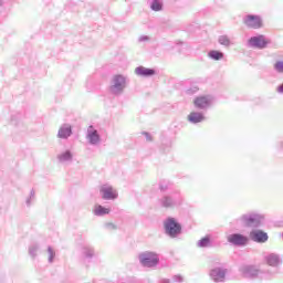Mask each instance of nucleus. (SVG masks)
Returning <instances> with one entry per match:
<instances>
[{"instance_id": "obj_12", "label": "nucleus", "mask_w": 283, "mask_h": 283, "mask_svg": "<svg viewBox=\"0 0 283 283\" xmlns=\"http://www.w3.org/2000/svg\"><path fill=\"white\" fill-rule=\"evenodd\" d=\"M250 238L253 242H256L258 244H264L269 242V233L262 230H252L250 232Z\"/></svg>"}, {"instance_id": "obj_37", "label": "nucleus", "mask_w": 283, "mask_h": 283, "mask_svg": "<svg viewBox=\"0 0 283 283\" xmlns=\"http://www.w3.org/2000/svg\"><path fill=\"white\" fill-rule=\"evenodd\" d=\"M160 283H171V280H169V279H161Z\"/></svg>"}, {"instance_id": "obj_8", "label": "nucleus", "mask_w": 283, "mask_h": 283, "mask_svg": "<svg viewBox=\"0 0 283 283\" xmlns=\"http://www.w3.org/2000/svg\"><path fill=\"white\" fill-rule=\"evenodd\" d=\"M243 23L245 28H249L250 30H260L262 28V17L258 14H248L243 18Z\"/></svg>"}, {"instance_id": "obj_30", "label": "nucleus", "mask_w": 283, "mask_h": 283, "mask_svg": "<svg viewBox=\"0 0 283 283\" xmlns=\"http://www.w3.org/2000/svg\"><path fill=\"white\" fill-rule=\"evenodd\" d=\"M198 90H200V88H198V86H192L186 91V94H188V96H191V95L196 94L198 92Z\"/></svg>"}, {"instance_id": "obj_28", "label": "nucleus", "mask_w": 283, "mask_h": 283, "mask_svg": "<svg viewBox=\"0 0 283 283\" xmlns=\"http://www.w3.org/2000/svg\"><path fill=\"white\" fill-rule=\"evenodd\" d=\"M171 188V182L169 181H160L159 189L160 191H168Z\"/></svg>"}, {"instance_id": "obj_1", "label": "nucleus", "mask_w": 283, "mask_h": 283, "mask_svg": "<svg viewBox=\"0 0 283 283\" xmlns=\"http://www.w3.org/2000/svg\"><path fill=\"white\" fill-rule=\"evenodd\" d=\"M232 224L238 228L243 227L244 229H260L264 224V214L250 211L234 219Z\"/></svg>"}, {"instance_id": "obj_2", "label": "nucleus", "mask_w": 283, "mask_h": 283, "mask_svg": "<svg viewBox=\"0 0 283 283\" xmlns=\"http://www.w3.org/2000/svg\"><path fill=\"white\" fill-rule=\"evenodd\" d=\"M239 272L247 280H271V272L260 270L256 265L243 264L239 268Z\"/></svg>"}, {"instance_id": "obj_6", "label": "nucleus", "mask_w": 283, "mask_h": 283, "mask_svg": "<svg viewBox=\"0 0 283 283\" xmlns=\"http://www.w3.org/2000/svg\"><path fill=\"white\" fill-rule=\"evenodd\" d=\"M139 262L143 266L147 269H153V266H158V262H160V258L155 252H143L139 254Z\"/></svg>"}, {"instance_id": "obj_22", "label": "nucleus", "mask_w": 283, "mask_h": 283, "mask_svg": "<svg viewBox=\"0 0 283 283\" xmlns=\"http://www.w3.org/2000/svg\"><path fill=\"white\" fill-rule=\"evenodd\" d=\"M41 249V245L39 243H31L29 245V255H31V258H36V255H39V251Z\"/></svg>"}, {"instance_id": "obj_31", "label": "nucleus", "mask_w": 283, "mask_h": 283, "mask_svg": "<svg viewBox=\"0 0 283 283\" xmlns=\"http://www.w3.org/2000/svg\"><path fill=\"white\" fill-rule=\"evenodd\" d=\"M34 196H35L34 190H31L30 198L27 199V207H30V205H32V199L34 198Z\"/></svg>"}, {"instance_id": "obj_40", "label": "nucleus", "mask_w": 283, "mask_h": 283, "mask_svg": "<svg viewBox=\"0 0 283 283\" xmlns=\"http://www.w3.org/2000/svg\"><path fill=\"white\" fill-rule=\"evenodd\" d=\"M280 149H283V142H280Z\"/></svg>"}, {"instance_id": "obj_11", "label": "nucleus", "mask_w": 283, "mask_h": 283, "mask_svg": "<svg viewBox=\"0 0 283 283\" xmlns=\"http://www.w3.org/2000/svg\"><path fill=\"white\" fill-rule=\"evenodd\" d=\"M228 242L233 247H247L249 244V237L242 233H232L228 237Z\"/></svg>"}, {"instance_id": "obj_15", "label": "nucleus", "mask_w": 283, "mask_h": 283, "mask_svg": "<svg viewBox=\"0 0 283 283\" xmlns=\"http://www.w3.org/2000/svg\"><path fill=\"white\" fill-rule=\"evenodd\" d=\"M135 74L137 76H143L144 78H149V76H154L156 74V70L147 69L145 66H137L135 69Z\"/></svg>"}, {"instance_id": "obj_23", "label": "nucleus", "mask_w": 283, "mask_h": 283, "mask_svg": "<svg viewBox=\"0 0 283 283\" xmlns=\"http://www.w3.org/2000/svg\"><path fill=\"white\" fill-rule=\"evenodd\" d=\"M48 262L49 264H54V260L56 259V250L49 245L46 249Z\"/></svg>"}, {"instance_id": "obj_16", "label": "nucleus", "mask_w": 283, "mask_h": 283, "mask_svg": "<svg viewBox=\"0 0 283 283\" xmlns=\"http://www.w3.org/2000/svg\"><path fill=\"white\" fill-rule=\"evenodd\" d=\"M72 136V125L64 124L60 127L57 132V138H62L63 140H67Z\"/></svg>"}, {"instance_id": "obj_39", "label": "nucleus", "mask_w": 283, "mask_h": 283, "mask_svg": "<svg viewBox=\"0 0 283 283\" xmlns=\"http://www.w3.org/2000/svg\"><path fill=\"white\" fill-rule=\"evenodd\" d=\"M209 275H210L211 280H213V270H210Z\"/></svg>"}, {"instance_id": "obj_24", "label": "nucleus", "mask_w": 283, "mask_h": 283, "mask_svg": "<svg viewBox=\"0 0 283 283\" xmlns=\"http://www.w3.org/2000/svg\"><path fill=\"white\" fill-rule=\"evenodd\" d=\"M109 214V208H105L101 205L96 206L95 209H94V216H107Z\"/></svg>"}, {"instance_id": "obj_5", "label": "nucleus", "mask_w": 283, "mask_h": 283, "mask_svg": "<svg viewBox=\"0 0 283 283\" xmlns=\"http://www.w3.org/2000/svg\"><path fill=\"white\" fill-rule=\"evenodd\" d=\"M127 87V77L124 75L117 74L114 75L111 82V94H114V96H120L125 92V88Z\"/></svg>"}, {"instance_id": "obj_29", "label": "nucleus", "mask_w": 283, "mask_h": 283, "mask_svg": "<svg viewBox=\"0 0 283 283\" xmlns=\"http://www.w3.org/2000/svg\"><path fill=\"white\" fill-rule=\"evenodd\" d=\"M224 59V53L221 51H213V61H222Z\"/></svg>"}, {"instance_id": "obj_35", "label": "nucleus", "mask_w": 283, "mask_h": 283, "mask_svg": "<svg viewBox=\"0 0 283 283\" xmlns=\"http://www.w3.org/2000/svg\"><path fill=\"white\" fill-rule=\"evenodd\" d=\"M143 134H144L146 140L151 142V135L149 133L144 132Z\"/></svg>"}, {"instance_id": "obj_33", "label": "nucleus", "mask_w": 283, "mask_h": 283, "mask_svg": "<svg viewBox=\"0 0 283 283\" xmlns=\"http://www.w3.org/2000/svg\"><path fill=\"white\" fill-rule=\"evenodd\" d=\"M180 282H182V276L180 275L172 276V283H180Z\"/></svg>"}, {"instance_id": "obj_19", "label": "nucleus", "mask_w": 283, "mask_h": 283, "mask_svg": "<svg viewBox=\"0 0 283 283\" xmlns=\"http://www.w3.org/2000/svg\"><path fill=\"white\" fill-rule=\"evenodd\" d=\"M74 158V155L71 150L62 151L57 155V160L62 165H65V163H72V159Z\"/></svg>"}, {"instance_id": "obj_10", "label": "nucleus", "mask_w": 283, "mask_h": 283, "mask_svg": "<svg viewBox=\"0 0 283 283\" xmlns=\"http://www.w3.org/2000/svg\"><path fill=\"white\" fill-rule=\"evenodd\" d=\"M99 193L103 200H116L118 198V192L109 184L102 185L99 188Z\"/></svg>"}, {"instance_id": "obj_18", "label": "nucleus", "mask_w": 283, "mask_h": 283, "mask_svg": "<svg viewBox=\"0 0 283 283\" xmlns=\"http://www.w3.org/2000/svg\"><path fill=\"white\" fill-rule=\"evenodd\" d=\"M188 120L191 123V125H198V123H203L205 115L199 112H191L188 115Z\"/></svg>"}, {"instance_id": "obj_38", "label": "nucleus", "mask_w": 283, "mask_h": 283, "mask_svg": "<svg viewBox=\"0 0 283 283\" xmlns=\"http://www.w3.org/2000/svg\"><path fill=\"white\" fill-rule=\"evenodd\" d=\"M208 56L209 59H213V51H209Z\"/></svg>"}, {"instance_id": "obj_3", "label": "nucleus", "mask_w": 283, "mask_h": 283, "mask_svg": "<svg viewBox=\"0 0 283 283\" xmlns=\"http://www.w3.org/2000/svg\"><path fill=\"white\" fill-rule=\"evenodd\" d=\"M158 205L163 209H175V207L182 205V196L178 191L171 195H164L158 199Z\"/></svg>"}, {"instance_id": "obj_4", "label": "nucleus", "mask_w": 283, "mask_h": 283, "mask_svg": "<svg viewBox=\"0 0 283 283\" xmlns=\"http://www.w3.org/2000/svg\"><path fill=\"white\" fill-rule=\"evenodd\" d=\"M164 229L166 235L169 238H178L182 233V226L177 222L176 218L169 217L164 221Z\"/></svg>"}, {"instance_id": "obj_34", "label": "nucleus", "mask_w": 283, "mask_h": 283, "mask_svg": "<svg viewBox=\"0 0 283 283\" xmlns=\"http://www.w3.org/2000/svg\"><path fill=\"white\" fill-rule=\"evenodd\" d=\"M139 43H145V41H149V36L148 35H142L139 36Z\"/></svg>"}, {"instance_id": "obj_41", "label": "nucleus", "mask_w": 283, "mask_h": 283, "mask_svg": "<svg viewBox=\"0 0 283 283\" xmlns=\"http://www.w3.org/2000/svg\"><path fill=\"white\" fill-rule=\"evenodd\" d=\"M0 6H3V0H0Z\"/></svg>"}, {"instance_id": "obj_14", "label": "nucleus", "mask_w": 283, "mask_h": 283, "mask_svg": "<svg viewBox=\"0 0 283 283\" xmlns=\"http://www.w3.org/2000/svg\"><path fill=\"white\" fill-rule=\"evenodd\" d=\"M86 138L90 145H98L101 143V135H98V130L94 129V126L88 127Z\"/></svg>"}, {"instance_id": "obj_21", "label": "nucleus", "mask_w": 283, "mask_h": 283, "mask_svg": "<svg viewBox=\"0 0 283 283\" xmlns=\"http://www.w3.org/2000/svg\"><path fill=\"white\" fill-rule=\"evenodd\" d=\"M197 247L199 249H209L211 247V238L205 237L197 242Z\"/></svg>"}, {"instance_id": "obj_17", "label": "nucleus", "mask_w": 283, "mask_h": 283, "mask_svg": "<svg viewBox=\"0 0 283 283\" xmlns=\"http://www.w3.org/2000/svg\"><path fill=\"white\" fill-rule=\"evenodd\" d=\"M226 279H227V269L214 266L213 282H224Z\"/></svg>"}, {"instance_id": "obj_32", "label": "nucleus", "mask_w": 283, "mask_h": 283, "mask_svg": "<svg viewBox=\"0 0 283 283\" xmlns=\"http://www.w3.org/2000/svg\"><path fill=\"white\" fill-rule=\"evenodd\" d=\"M105 229H107L108 231H114V230H116V224L105 223Z\"/></svg>"}, {"instance_id": "obj_36", "label": "nucleus", "mask_w": 283, "mask_h": 283, "mask_svg": "<svg viewBox=\"0 0 283 283\" xmlns=\"http://www.w3.org/2000/svg\"><path fill=\"white\" fill-rule=\"evenodd\" d=\"M276 92H277L279 94H283V83L280 84V85L276 87Z\"/></svg>"}, {"instance_id": "obj_27", "label": "nucleus", "mask_w": 283, "mask_h": 283, "mask_svg": "<svg viewBox=\"0 0 283 283\" xmlns=\"http://www.w3.org/2000/svg\"><path fill=\"white\" fill-rule=\"evenodd\" d=\"M273 69L276 74H283V61L279 60L274 63Z\"/></svg>"}, {"instance_id": "obj_20", "label": "nucleus", "mask_w": 283, "mask_h": 283, "mask_svg": "<svg viewBox=\"0 0 283 283\" xmlns=\"http://www.w3.org/2000/svg\"><path fill=\"white\" fill-rule=\"evenodd\" d=\"M217 41H218V44L222 45L223 48H231L232 45L231 39L227 34L219 35Z\"/></svg>"}, {"instance_id": "obj_7", "label": "nucleus", "mask_w": 283, "mask_h": 283, "mask_svg": "<svg viewBox=\"0 0 283 283\" xmlns=\"http://www.w3.org/2000/svg\"><path fill=\"white\" fill-rule=\"evenodd\" d=\"M269 44H271V40L262 34L251 36L248 40V48H254L255 50H265Z\"/></svg>"}, {"instance_id": "obj_25", "label": "nucleus", "mask_w": 283, "mask_h": 283, "mask_svg": "<svg viewBox=\"0 0 283 283\" xmlns=\"http://www.w3.org/2000/svg\"><path fill=\"white\" fill-rule=\"evenodd\" d=\"M82 253L84 258H86L87 260H92V258H94V248H92L91 245H85L82 249Z\"/></svg>"}, {"instance_id": "obj_9", "label": "nucleus", "mask_w": 283, "mask_h": 283, "mask_svg": "<svg viewBox=\"0 0 283 283\" xmlns=\"http://www.w3.org/2000/svg\"><path fill=\"white\" fill-rule=\"evenodd\" d=\"M264 261L269 266H272L273 269H275L273 273L270 272L271 277H273V275L279 273L277 266L282 264V256H280V254L269 253L268 255L264 256Z\"/></svg>"}, {"instance_id": "obj_13", "label": "nucleus", "mask_w": 283, "mask_h": 283, "mask_svg": "<svg viewBox=\"0 0 283 283\" xmlns=\"http://www.w3.org/2000/svg\"><path fill=\"white\" fill-rule=\"evenodd\" d=\"M211 96L210 95H201V96H197L193 99V105L197 109H207V107H209V105H211Z\"/></svg>"}, {"instance_id": "obj_26", "label": "nucleus", "mask_w": 283, "mask_h": 283, "mask_svg": "<svg viewBox=\"0 0 283 283\" xmlns=\"http://www.w3.org/2000/svg\"><path fill=\"white\" fill-rule=\"evenodd\" d=\"M150 9L154 12H160V10H163V2L160 0H153L150 3Z\"/></svg>"}]
</instances>
